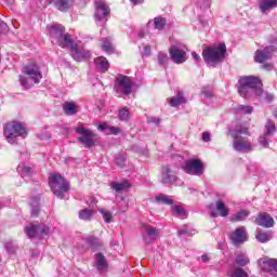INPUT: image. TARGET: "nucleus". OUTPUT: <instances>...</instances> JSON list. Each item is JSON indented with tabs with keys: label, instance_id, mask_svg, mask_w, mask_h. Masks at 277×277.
<instances>
[{
	"label": "nucleus",
	"instance_id": "nucleus-1",
	"mask_svg": "<svg viewBox=\"0 0 277 277\" xmlns=\"http://www.w3.org/2000/svg\"><path fill=\"white\" fill-rule=\"evenodd\" d=\"M51 38H53L54 42L62 47V49H70L71 57L76 62H83L85 60H90L91 53L90 51L79 48V45L72 43V38L69 34L64 32V26L60 24H54L52 26H48Z\"/></svg>",
	"mask_w": 277,
	"mask_h": 277
},
{
	"label": "nucleus",
	"instance_id": "nucleus-2",
	"mask_svg": "<svg viewBox=\"0 0 277 277\" xmlns=\"http://www.w3.org/2000/svg\"><path fill=\"white\" fill-rule=\"evenodd\" d=\"M19 83L24 90H29L42 81V70L36 63H30L22 68V75L18 77Z\"/></svg>",
	"mask_w": 277,
	"mask_h": 277
},
{
	"label": "nucleus",
	"instance_id": "nucleus-3",
	"mask_svg": "<svg viewBox=\"0 0 277 277\" xmlns=\"http://www.w3.org/2000/svg\"><path fill=\"white\" fill-rule=\"evenodd\" d=\"M229 135L233 137V148L237 153H252L253 147L250 141L241 137V135H248V128L243 124H238L234 129L229 130Z\"/></svg>",
	"mask_w": 277,
	"mask_h": 277
},
{
	"label": "nucleus",
	"instance_id": "nucleus-4",
	"mask_svg": "<svg viewBox=\"0 0 277 277\" xmlns=\"http://www.w3.org/2000/svg\"><path fill=\"white\" fill-rule=\"evenodd\" d=\"M239 85L240 88L238 89V94L242 96V98H248L250 94L263 96V83L256 77H243L239 80Z\"/></svg>",
	"mask_w": 277,
	"mask_h": 277
},
{
	"label": "nucleus",
	"instance_id": "nucleus-5",
	"mask_svg": "<svg viewBox=\"0 0 277 277\" xmlns=\"http://www.w3.org/2000/svg\"><path fill=\"white\" fill-rule=\"evenodd\" d=\"M224 55H226V44L224 43L217 47L207 48L202 51V57L208 66L215 67L216 64H220L224 60Z\"/></svg>",
	"mask_w": 277,
	"mask_h": 277
},
{
	"label": "nucleus",
	"instance_id": "nucleus-6",
	"mask_svg": "<svg viewBox=\"0 0 277 277\" xmlns=\"http://www.w3.org/2000/svg\"><path fill=\"white\" fill-rule=\"evenodd\" d=\"M49 185L56 198L64 200V195L70 192V185L68 182L58 173H52L49 177Z\"/></svg>",
	"mask_w": 277,
	"mask_h": 277
},
{
	"label": "nucleus",
	"instance_id": "nucleus-7",
	"mask_svg": "<svg viewBox=\"0 0 277 277\" xmlns=\"http://www.w3.org/2000/svg\"><path fill=\"white\" fill-rule=\"evenodd\" d=\"M3 133L9 144H16L17 137H27V128L13 121L4 126Z\"/></svg>",
	"mask_w": 277,
	"mask_h": 277
},
{
	"label": "nucleus",
	"instance_id": "nucleus-8",
	"mask_svg": "<svg viewBox=\"0 0 277 277\" xmlns=\"http://www.w3.org/2000/svg\"><path fill=\"white\" fill-rule=\"evenodd\" d=\"M182 168L190 176H202L205 174V163L200 159H188L184 161Z\"/></svg>",
	"mask_w": 277,
	"mask_h": 277
},
{
	"label": "nucleus",
	"instance_id": "nucleus-9",
	"mask_svg": "<svg viewBox=\"0 0 277 277\" xmlns=\"http://www.w3.org/2000/svg\"><path fill=\"white\" fill-rule=\"evenodd\" d=\"M76 133H79L78 142L84 145V148H92L96 144V134L90 129H85L82 124L75 128Z\"/></svg>",
	"mask_w": 277,
	"mask_h": 277
},
{
	"label": "nucleus",
	"instance_id": "nucleus-10",
	"mask_svg": "<svg viewBox=\"0 0 277 277\" xmlns=\"http://www.w3.org/2000/svg\"><path fill=\"white\" fill-rule=\"evenodd\" d=\"M115 92L129 96L133 92V80L124 75H119L115 81Z\"/></svg>",
	"mask_w": 277,
	"mask_h": 277
},
{
	"label": "nucleus",
	"instance_id": "nucleus-11",
	"mask_svg": "<svg viewBox=\"0 0 277 277\" xmlns=\"http://www.w3.org/2000/svg\"><path fill=\"white\" fill-rule=\"evenodd\" d=\"M51 232V227L44 224H29L25 227V233L29 239L34 237H44Z\"/></svg>",
	"mask_w": 277,
	"mask_h": 277
},
{
	"label": "nucleus",
	"instance_id": "nucleus-12",
	"mask_svg": "<svg viewBox=\"0 0 277 277\" xmlns=\"http://www.w3.org/2000/svg\"><path fill=\"white\" fill-rule=\"evenodd\" d=\"M95 21L97 25H103V23H107V17L109 16V9L107 8V4L103 2L102 0H97L95 2Z\"/></svg>",
	"mask_w": 277,
	"mask_h": 277
},
{
	"label": "nucleus",
	"instance_id": "nucleus-13",
	"mask_svg": "<svg viewBox=\"0 0 277 277\" xmlns=\"http://www.w3.org/2000/svg\"><path fill=\"white\" fill-rule=\"evenodd\" d=\"M169 55L173 64H185L187 62V52L185 48H181L180 45H172L169 49Z\"/></svg>",
	"mask_w": 277,
	"mask_h": 277
},
{
	"label": "nucleus",
	"instance_id": "nucleus-14",
	"mask_svg": "<svg viewBox=\"0 0 277 277\" xmlns=\"http://www.w3.org/2000/svg\"><path fill=\"white\" fill-rule=\"evenodd\" d=\"M179 181V176H176V171L172 170L170 166L162 167L161 171V183L164 185H174Z\"/></svg>",
	"mask_w": 277,
	"mask_h": 277
},
{
	"label": "nucleus",
	"instance_id": "nucleus-15",
	"mask_svg": "<svg viewBox=\"0 0 277 277\" xmlns=\"http://www.w3.org/2000/svg\"><path fill=\"white\" fill-rule=\"evenodd\" d=\"M260 267L271 276L277 277V260L263 258L260 260Z\"/></svg>",
	"mask_w": 277,
	"mask_h": 277
},
{
	"label": "nucleus",
	"instance_id": "nucleus-16",
	"mask_svg": "<svg viewBox=\"0 0 277 277\" xmlns=\"http://www.w3.org/2000/svg\"><path fill=\"white\" fill-rule=\"evenodd\" d=\"M229 237L234 246H241V243H245V241H248V232L246 230V227L241 226L236 228L230 234Z\"/></svg>",
	"mask_w": 277,
	"mask_h": 277
},
{
	"label": "nucleus",
	"instance_id": "nucleus-17",
	"mask_svg": "<svg viewBox=\"0 0 277 277\" xmlns=\"http://www.w3.org/2000/svg\"><path fill=\"white\" fill-rule=\"evenodd\" d=\"M275 51L276 49L274 45L266 47L263 50H258L255 52L254 62H258V64H263L264 62H267V60H272V53Z\"/></svg>",
	"mask_w": 277,
	"mask_h": 277
},
{
	"label": "nucleus",
	"instance_id": "nucleus-18",
	"mask_svg": "<svg viewBox=\"0 0 277 277\" xmlns=\"http://www.w3.org/2000/svg\"><path fill=\"white\" fill-rule=\"evenodd\" d=\"M81 0H48L49 3L54 4L56 10H60V12H68L75 3H79Z\"/></svg>",
	"mask_w": 277,
	"mask_h": 277
},
{
	"label": "nucleus",
	"instance_id": "nucleus-19",
	"mask_svg": "<svg viewBox=\"0 0 277 277\" xmlns=\"http://www.w3.org/2000/svg\"><path fill=\"white\" fill-rule=\"evenodd\" d=\"M274 133H276V126L274 124V122L267 121V123L265 124L264 136H261L259 140L260 144L264 148H267L269 146V141H267V137L274 135Z\"/></svg>",
	"mask_w": 277,
	"mask_h": 277
},
{
	"label": "nucleus",
	"instance_id": "nucleus-20",
	"mask_svg": "<svg viewBox=\"0 0 277 277\" xmlns=\"http://www.w3.org/2000/svg\"><path fill=\"white\" fill-rule=\"evenodd\" d=\"M159 236V229L150 226V225H145L144 226V233H143V241L144 243H153L155 239Z\"/></svg>",
	"mask_w": 277,
	"mask_h": 277
},
{
	"label": "nucleus",
	"instance_id": "nucleus-21",
	"mask_svg": "<svg viewBox=\"0 0 277 277\" xmlns=\"http://www.w3.org/2000/svg\"><path fill=\"white\" fill-rule=\"evenodd\" d=\"M255 224H258V226H263V228H272L274 226V217L265 212L260 213L255 217Z\"/></svg>",
	"mask_w": 277,
	"mask_h": 277
},
{
	"label": "nucleus",
	"instance_id": "nucleus-22",
	"mask_svg": "<svg viewBox=\"0 0 277 277\" xmlns=\"http://www.w3.org/2000/svg\"><path fill=\"white\" fill-rule=\"evenodd\" d=\"M95 267L100 273L105 272V269L109 267V264L107 263V259L105 258V255H103V253L95 254Z\"/></svg>",
	"mask_w": 277,
	"mask_h": 277
},
{
	"label": "nucleus",
	"instance_id": "nucleus-23",
	"mask_svg": "<svg viewBox=\"0 0 277 277\" xmlns=\"http://www.w3.org/2000/svg\"><path fill=\"white\" fill-rule=\"evenodd\" d=\"M95 68L98 72H107L109 70V61L105 56H98L94 60Z\"/></svg>",
	"mask_w": 277,
	"mask_h": 277
},
{
	"label": "nucleus",
	"instance_id": "nucleus-24",
	"mask_svg": "<svg viewBox=\"0 0 277 277\" xmlns=\"http://www.w3.org/2000/svg\"><path fill=\"white\" fill-rule=\"evenodd\" d=\"M63 111H65L66 116H75V114L79 113V106L75 102H65L63 104Z\"/></svg>",
	"mask_w": 277,
	"mask_h": 277
},
{
	"label": "nucleus",
	"instance_id": "nucleus-25",
	"mask_svg": "<svg viewBox=\"0 0 277 277\" xmlns=\"http://www.w3.org/2000/svg\"><path fill=\"white\" fill-rule=\"evenodd\" d=\"M277 5V0H262L260 2V10L262 14H267L271 10H274Z\"/></svg>",
	"mask_w": 277,
	"mask_h": 277
},
{
	"label": "nucleus",
	"instance_id": "nucleus-26",
	"mask_svg": "<svg viewBox=\"0 0 277 277\" xmlns=\"http://www.w3.org/2000/svg\"><path fill=\"white\" fill-rule=\"evenodd\" d=\"M236 263L237 265H239V267H246V265H249L250 258L248 256V253L246 252L236 253Z\"/></svg>",
	"mask_w": 277,
	"mask_h": 277
},
{
	"label": "nucleus",
	"instance_id": "nucleus-27",
	"mask_svg": "<svg viewBox=\"0 0 277 277\" xmlns=\"http://www.w3.org/2000/svg\"><path fill=\"white\" fill-rule=\"evenodd\" d=\"M249 215V210H240L230 216V222H243Z\"/></svg>",
	"mask_w": 277,
	"mask_h": 277
},
{
	"label": "nucleus",
	"instance_id": "nucleus-28",
	"mask_svg": "<svg viewBox=\"0 0 277 277\" xmlns=\"http://www.w3.org/2000/svg\"><path fill=\"white\" fill-rule=\"evenodd\" d=\"M185 97L183 96V93H179L176 96L169 98V105L171 107H180V105L185 104Z\"/></svg>",
	"mask_w": 277,
	"mask_h": 277
},
{
	"label": "nucleus",
	"instance_id": "nucleus-29",
	"mask_svg": "<svg viewBox=\"0 0 277 277\" xmlns=\"http://www.w3.org/2000/svg\"><path fill=\"white\" fill-rule=\"evenodd\" d=\"M31 215L36 217L40 213V197L30 198Z\"/></svg>",
	"mask_w": 277,
	"mask_h": 277
},
{
	"label": "nucleus",
	"instance_id": "nucleus-30",
	"mask_svg": "<svg viewBox=\"0 0 277 277\" xmlns=\"http://www.w3.org/2000/svg\"><path fill=\"white\" fill-rule=\"evenodd\" d=\"M255 239L259 243H267L272 239V232H258Z\"/></svg>",
	"mask_w": 277,
	"mask_h": 277
},
{
	"label": "nucleus",
	"instance_id": "nucleus-31",
	"mask_svg": "<svg viewBox=\"0 0 277 277\" xmlns=\"http://www.w3.org/2000/svg\"><path fill=\"white\" fill-rule=\"evenodd\" d=\"M102 51H104V53H107L108 55H111V53H114L115 48L114 44H111V39H103Z\"/></svg>",
	"mask_w": 277,
	"mask_h": 277
},
{
	"label": "nucleus",
	"instance_id": "nucleus-32",
	"mask_svg": "<svg viewBox=\"0 0 277 277\" xmlns=\"http://www.w3.org/2000/svg\"><path fill=\"white\" fill-rule=\"evenodd\" d=\"M215 207L221 217H227L229 210L226 208V205H224L222 200L216 201Z\"/></svg>",
	"mask_w": 277,
	"mask_h": 277
},
{
	"label": "nucleus",
	"instance_id": "nucleus-33",
	"mask_svg": "<svg viewBox=\"0 0 277 277\" xmlns=\"http://www.w3.org/2000/svg\"><path fill=\"white\" fill-rule=\"evenodd\" d=\"M17 172L24 179L25 176H31V174H34V169H31V167H27L25 164H19L17 167Z\"/></svg>",
	"mask_w": 277,
	"mask_h": 277
},
{
	"label": "nucleus",
	"instance_id": "nucleus-34",
	"mask_svg": "<svg viewBox=\"0 0 277 277\" xmlns=\"http://www.w3.org/2000/svg\"><path fill=\"white\" fill-rule=\"evenodd\" d=\"M166 17L158 16L154 18V28L158 29V31H161L166 27Z\"/></svg>",
	"mask_w": 277,
	"mask_h": 277
},
{
	"label": "nucleus",
	"instance_id": "nucleus-35",
	"mask_svg": "<svg viewBox=\"0 0 277 277\" xmlns=\"http://www.w3.org/2000/svg\"><path fill=\"white\" fill-rule=\"evenodd\" d=\"M171 211L175 217H180L181 220H183V217L186 215L185 209H183L181 206H172Z\"/></svg>",
	"mask_w": 277,
	"mask_h": 277
},
{
	"label": "nucleus",
	"instance_id": "nucleus-36",
	"mask_svg": "<svg viewBox=\"0 0 277 277\" xmlns=\"http://www.w3.org/2000/svg\"><path fill=\"white\" fill-rule=\"evenodd\" d=\"M235 111L237 114H246V115H250L252 114V111H254V108L252 106H249V105H238L236 108H235Z\"/></svg>",
	"mask_w": 277,
	"mask_h": 277
},
{
	"label": "nucleus",
	"instance_id": "nucleus-37",
	"mask_svg": "<svg viewBox=\"0 0 277 277\" xmlns=\"http://www.w3.org/2000/svg\"><path fill=\"white\" fill-rule=\"evenodd\" d=\"M110 187L115 192L119 193V192H122V189H127V187H129V182H122V183L111 182Z\"/></svg>",
	"mask_w": 277,
	"mask_h": 277
},
{
	"label": "nucleus",
	"instance_id": "nucleus-38",
	"mask_svg": "<svg viewBox=\"0 0 277 277\" xmlns=\"http://www.w3.org/2000/svg\"><path fill=\"white\" fill-rule=\"evenodd\" d=\"M156 201L161 202V205H174V200L164 194L158 195Z\"/></svg>",
	"mask_w": 277,
	"mask_h": 277
},
{
	"label": "nucleus",
	"instance_id": "nucleus-39",
	"mask_svg": "<svg viewBox=\"0 0 277 277\" xmlns=\"http://www.w3.org/2000/svg\"><path fill=\"white\" fill-rule=\"evenodd\" d=\"M92 215H94V210L92 209H84L79 212L80 220H92Z\"/></svg>",
	"mask_w": 277,
	"mask_h": 277
},
{
	"label": "nucleus",
	"instance_id": "nucleus-40",
	"mask_svg": "<svg viewBox=\"0 0 277 277\" xmlns=\"http://www.w3.org/2000/svg\"><path fill=\"white\" fill-rule=\"evenodd\" d=\"M85 242L88 243L89 248H91V250H93V251L98 250V238L88 237L85 239Z\"/></svg>",
	"mask_w": 277,
	"mask_h": 277
},
{
	"label": "nucleus",
	"instance_id": "nucleus-41",
	"mask_svg": "<svg viewBox=\"0 0 277 277\" xmlns=\"http://www.w3.org/2000/svg\"><path fill=\"white\" fill-rule=\"evenodd\" d=\"M100 213L103 215V220H104V222H106V224H111V220L114 217L111 214V211L101 209Z\"/></svg>",
	"mask_w": 277,
	"mask_h": 277
},
{
	"label": "nucleus",
	"instance_id": "nucleus-42",
	"mask_svg": "<svg viewBox=\"0 0 277 277\" xmlns=\"http://www.w3.org/2000/svg\"><path fill=\"white\" fill-rule=\"evenodd\" d=\"M116 164L119 166V168H124L127 163V156L119 154L115 158Z\"/></svg>",
	"mask_w": 277,
	"mask_h": 277
},
{
	"label": "nucleus",
	"instance_id": "nucleus-43",
	"mask_svg": "<svg viewBox=\"0 0 277 277\" xmlns=\"http://www.w3.org/2000/svg\"><path fill=\"white\" fill-rule=\"evenodd\" d=\"M157 57H158V64L160 65L168 64V61L170 60V57H168V55L163 52H159Z\"/></svg>",
	"mask_w": 277,
	"mask_h": 277
},
{
	"label": "nucleus",
	"instance_id": "nucleus-44",
	"mask_svg": "<svg viewBox=\"0 0 277 277\" xmlns=\"http://www.w3.org/2000/svg\"><path fill=\"white\" fill-rule=\"evenodd\" d=\"M230 277H248V273H246V271H243V268H236Z\"/></svg>",
	"mask_w": 277,
	"mask_h": 277
},
{
	"label": "nucleus",
	"instance_id": "nucleus-45",
	"mask_svg": "<svg viewBox=\"0 0 277 277\" xmlns=\"http://www.w3.org/2000/svg\"><path fill=\"white\" fill-rule=\"evenodd\" d=\"M130 116L129 108L124 107L119 110V120H127Z\"/></svg>",
	"mask_w": 277,
	"mask_h": 277
},
{
	"label": "nucleus",
	"instance_id": "nucleus-46",
	"mask_svg": "<svg viewBox=\"0 0 277 277\" xmlns=\"http://www.w3.org/2000/svg\"><path fill=\"white\" fill-rule=\"evenodd\" d=\"M177 235H188V237H192L194 233L189 230V227L187 225H184L181 229H179Z\"/></svg>",
	"mask_w": 277,
	"mask_h": 277
},
{
	"label": "nucleus",
	"instance_id": "nucleus-47",
	"mask_svg": "<svg viewBox=\"0 0 277 277\" xmlns=\"http://www.w3.org/2000/svg\"><path fill=\"white\" fill-rule=\"evenodd\" d=\"M202 94L206 98H211V96H213V91H211L209 87H203Z\"/></svg>",
	"mask_w": 277,
	"mask_h": 277
},
{
	"label": "nucleus",
	"instance_id": "nucleus-48",
	"mask_svg": "<svg viewBox=\"0 0 277 277\" xmlns=\"http://www.w3.org/2000/svg\"><path fill=\"white\" fill-rule=\"evenodd\" d=\"M118 133H120V128H116V127H109L108 128V135H118Z\"/></svg>",
	"mask_w": 277,
	"mask_h": 277
},
{
	"label": "nucleus",
	"instance_id": "nucleus-49",
	"mask_svg": "<svg viewBox=\"0 0 277 277\" xmlns=\"http://www.w3.org/2000/svg\"><path fill=\"white\" fill-rule=\"evenodd\" d=\"M4 31H8V24L0 19V34H4Z\"/></svg>",
	"mask_w": 277,
	"mask_h": 277
},
{
	"label": "nucleus",
	"instance_id": "nucleus-50",
	"mask_svg": "<svg viewBox=\"0 0 277 277\" xmlns=\"http://www.w3.org/2000/svg\"><path fill=\"white\" fill-rule=\"evenodd\" d=\"M97 129L102 132L109 131V126L107 123H102L97 127Z\"/></svg>",
	"mask_w": 277,
	"mask_h": 277
},
{
	"label": "nucleus",
	"instance_id": "nucleus-51",
	"mask_svg": "<svg viewBox=\"0 0 277 277\" xmlns=\"http://www.w3.org/2000/svg\"><path fill=\"white\" fill-rule=\"evenodd\" d=\"M202 141L203 142H211V134L209 132L202 133Z\"/></svg>",
	"mask_w": 277,
	"mask_h": 277
},
{
	"label": "nucleus",
	"instance_id": "nucleus-52",
	"mask_svg": "<svg viewBox=\"0 0 277 277\" xmlns=\"http://www.w3.org/2000/svg\"><path fill=\"white\" fill-rule=\"evenodd\" d=\"M143 55H145L146 57H149V55H150V45H145L144 51H143Z\"/></svg>",
	"mask_w": 277,
	"mask_h": 277
},
{
	"label": "nucleus",
	"instance_id": "nucleus-53",
	"mask_svg": "<svg viewBox=\"0 0 277 277\" xmlns=\"http://www.w3.org/2000/svg\"><path fill=\"white\" fill-rule=\"evenodd\" d=\"M192 57L195 60V62L197 63V64H200V55H198V53H196V52H193L192 53Z\"/></svg>",
	"mask_w": 277,
	"mask_h": 277
},
{
	"label": "nucleus",
	"instance_id": "nucleus-54",
	"mask_svg": "<svg viewBox=\"0 0 277 277\" xmlns=\"http://www.w3.org/2000/svg\"><path fill=\"white\" fill-rule=\"evenodd\" d=\"M199 23L202 27H207V25H209V22L203 16L199 17Z\"/></svg>",
	"mask_w": 277,
	"mask_h": 277
},
{
	"label": "nucleus",
	"instance_id": "nucleus-55",
	"mask_svg": "<svg viewBox=\"0 0 277 277\" xmlns=\"http://www.w3.org/2000/svg\"><path fill=\"white\" fill-rule=\"evenodd\" d=\"M148 122H153L154 124H159L161 122L160 119H157L156 117L149 118Z\"/></svg>",
	"mask_w": 277,
	"mask_h": 277
},
{
	"label": "nucleus",
	"instance_id": "nucleus-56",
	"mask_svg": "<svg viewBox=\"0 0 277 277\" xmlns=\"http://www.w3.org/2000/svg\"><path fill=\"white\" fill-rule=\"evenodd\" d=\"M201 261H202V263H209V261H210L209 255H207V254L201 255Z\"/></svg>",
	"mask_w": 277,
	"mask_h": 277
},
{
	"label": "nucleus",
	"instance_id": "nucleus-57",
	"mask_svg": "<svg viewBox=\"0 0 277 277\" xmlns=\"http://www.w3.org/2000/svg\"><path fill=\"white\" fill-rule=\"evenodd\" d=\"M131 3H133L134 5H137L140 3H144V0H130Z\"/></svg>",
	"mask_w": 277,
	"mask_h": 277
},
{
	"label": "nucleus",
	"instance_id": "nucleus-58",
	"mask_svg": "<svg viewBox=\"0 0 277 277\" xmlns=\"http://www.w3.org/2000/svg\"><path fill=\"white\" fill-rule=\"evenodd\" d=\"M31 256H40V252L38 250H32Z\"/></svg>",
	"mask_w": 277,
	"mask_h": 277
},
{
	"label": "nucleus",
	"instance_id": "nucleus-59",
	"mask_svg": "<svg viewBox=\"0 0 277 277\" xmlns=\"http://www.w3.org/2000/svg\"><path fill=\"white\" fill-rule=\"evenodd\" d=\"M211 216H212V217H217V213L211 212Z\"/></svg>",
	"mask_w": 277,
	"mask_h": 277
},
{
	"label": "nucleus",
	"instance_id": "nucleus-60",
	"mask_svg": "<svg viewBox=\"0 0 277 277\" xmlns=\"http://www.w3.org/2000/svg\"><path fill=\"white\" fill-rule=\"evenodd\" d=\"M138 37H140V38H144V32H140V34H138Z\"/></svg>",
	"mask_w": 277,
	"mask_h": 277
},
{
	"label": "nucleus",
	"instance_id": "nucleus-61",
	"mask_svg": "<svg viewBox=\"0 0 277 277\" xmlns=\"http://www.w3.org/2000/svg\"><path fill=\"white\" fill-rule=\"evenodd\" d=\"M268 98L272 101V98H274V95H268Z\"/></svg>",
	"mask_w": 277,
	"mask_h": 277
},
{
	"label": "nucleus",
	"instance_id": "nucleus-62",
	"mask_svg": "<svg viewBox=\"0 0 277 277\" xmlns=\"http://www.w3.org/2000/svg\"><path fill=\"white\" fill-rule=\"evenodd\" d=\"M207 3H208V5H209V0H207Z\"/></svg>",
	"mask_w": 277,
	"mask_h": 277
}]
</instances>
